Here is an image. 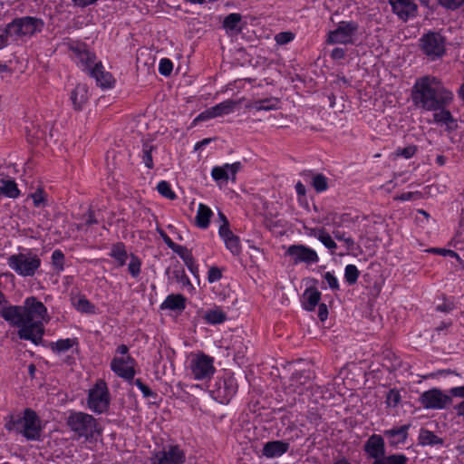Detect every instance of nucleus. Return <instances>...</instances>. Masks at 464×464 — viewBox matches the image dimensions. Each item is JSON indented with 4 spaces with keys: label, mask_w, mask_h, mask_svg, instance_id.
Instances as JSON below:
<instances>
[{
    "label": "nucleus",
    "mask_w": 464,
    "mask_h": 464,
    "mask_svg": "<svg viewBox=\"0 0 464 464\" xmlns=\"http://www.w3.org/2000/svg\"><path fill=\"white\" fill-rule=\"evenodd\" d=\"M218 234L225 242L227 249L232 255L238 256L241 253L240 239L236 236L227 225H221L218 229Z\"/></svg>",
    "instance_id": "a211bd4d"
},
{
    "label": "nucleus",
    "mask_w": 464,
    "mask_h": 464,
    "mask_svg": "<svg viewBox=\"0 0 464 464\" xmlns=\"http://www.w3.org/2000/svg\"><path fill=\"white\" fill-rule=\"evenodd\" d=\"M222 277L221 270L217 266H212L208 272V280L209 283H214L220 280Z\"/></svg>",
    "instance_id": "13d9d810"
},
{
    "label": "nucleus",
    "mask_w": 464,
    "mask_h": 464,
    "mask_svg": "<svg viewBox=\"0 0 464 464\" xmlns=\"http://www.w3.org/2000/svg\"><path fill=\"white\" fill-rule=\"evenodd\" d=\"M5 428L8 431L21 434L26 440H42V420L30 408H26L23 414H9L5 417Z\"/></svg>",
    "instance_id": "7ed1b4c3"
},
{
    "label": "nucleus",
    "mask_w": 464,
    "mask_h": 464,
    "mask_svg": "<svg viewBox=\"0 0 464 464\" xmlns=\"http://www.w3.org/2000/svg\"><path fill=\"white\" fill-rule=\"evenodd\" d=\"M433 121L438 124H444L448 131H452L458 128L457 121L453 118L451 112L447 108L433 111Z\"/></svg>",
    "instance_id": "4be33fe9"
},
{
    "label": "nucleus",
    "mask_w": 464,
    "mask_h": 464,
    "mask_svg": "<svg viewBox=\"0 0 464 464\" xmlns=\"http://www.w3.org/2000/svg\"><path fill=\"white\" fill-rule=\"evenodd\" d=\"M169 278L175 279L178 283H180L184 286L187 285L191 287L190 281L186 275L184 268L179 265L174 266L173 270L171 271V276H169Z\"/></svg>",
    "instance_id": "58836bf2"
},
{
    "label": "nucleus",
    "mask_w": 464,
    "mask_h": 464,
    "mask_svg": "<svg viewBox=\"0 0 464 464\" xmlns=\"http://www.w3.org/2000/svg\"><path fill=\"white\" fill-rule=\"evenodd\" d=\"M7 265L21 276H34L41 266V259L31 252L18 253L7 258Z\"/></svg>",
    "instance_id": "39448f33"
},
{
    "label": "nucleus",
    "mask_w": 464,
    "mask_h": 464,
    "mask_svg": "<svg viewBox=\"0 0 464 464\" xmlns=\"http://www.w3.org/2000/svg\"><path fill=\"white\" fill-rule=\"evenodd\" d=\"M204 318L210 324H218L226 321L227 314L220 309H213L208 311Z\"/></svg>",
    "instance_id": "e433bc0d"
},
{
    "label": "nucleus",
    "mask_w": 464,
    "mask_h": 464,
    "mask_svg": "<svg viewBox=\"0 0 464 464\" xmlns=\"http://www.w3.org/2000/svg\"><path fill=\"white\" fill-rule=\"evenodd\" d=\"M420 401L426 409H444L452 400L440 390L434 388L424 392L420 396Z\"/></svg>",
    "instance_id": "f8f14e48"
},
{
    "label": "nucleus",
    "mask_w": 464,
    "mask_h": 464,
    "mask_svg": "<svg viewBox=\"0 0 464 464\" xmlns=\"http://www.w3.org/2000/svg\"><path fill=\"white\" fill-rule=\"evenodd\" d=\"M34 207L38 208L44 201V192L42 189H37L32 194Z\"/></svg>",
    "instance_id": "0e129e2a"
},
{
    "label": "nucleus",
    "mask_w": 464,
    "mask_h": 464,
    "mask_svg": "<svg viewBox=\"0 0 464 464\" xmlns=\"http://www.w3.org/2000/svg\"><path fill=\"white\" fill-rule=\"evenodd\" d=\"M419 444L421 446L442 445L443 440L438 437L433 431L421 428L418 437Z\"/></svg>",
    "instance_id": "cd10ccee"
},
{
    "label": "nucleus",
    "mask_w": 464,
    "mask_h": 464,
    "mask_svg": "<svg viewBox=\"0 0 464 464\" xmlns=\"http://www.w3.org/2000/svg\"><path fill=\"white\" fill-rule=\"evenodd\" d=\"M359 277V270L354 265H347L344 271V278L349 285H353Z\"/></svg>",
    "instance_id": "c03bdc74"
},
{
    "label": "nucleus",
    "mask_w": 464,
    "mask_h": 464,
    "mask_svg": "<svg viewBox=\"0 0 464 464\" xmlns=\"http://www.w3.org/2000/svg\"><path fill=\"white\" fill-rule=\"evenodd\" d=\"M111 256L118 261L119 266H124L128 258V254L125 249L124 244L117 243L113 245L111 252Z\"/></svg>",
    "instance_id": "72a5a7b5"
},
{
    "label": "nucleus",
    "mask_w": 464,
    "mask_h": 464,
    "mask_svg": "<svg viewBox=\"0 0 464 464\" xmlns=\"http://www.w3.org/2000/svg\"><path fill=\"white\" fill-rule=\"evenodd\" d=\"M286 255L291 256L295 265L299 263L314 264L319 260L315 250L301 244L288 246Z\"/></svg>",
    "instance_id": "ddd939ff"
},
{
    "label": "nucleus",
    "mask_w": 464,
    "mask_h": 464,
    "mask_svg": "<svg viewBox=\"0 0 464 464\" xmlns=\"http://www.w3.org/2000/svg\"><path fill=\"white\" fill-rule=\"evenodd\" d=\"M411 424L394 427L383 431V436L388 440L389 445L397 449L400 444H404L408 439V431Z\"/></svg>",
    "instance_id": "f3484780"
},
{
    "label": "nucleus",
    "mask_w": 464,
    "mask_h": 464,
    "mask_svg": "<svg viewBox=\"0 0 464 464\" xmlns=\"http://www.w3.org/2000/svg\"><path fill=\"white\" fill-rule=\"evenodd\" d=\"M289 443L284 440H272L266 442L263 447V455L273 459L284 455L289 450Z\"/></svg>",
    "instance_id": "412c9836"
},
{
    "label": "nucleus",
    "mask_w": 464,
    "mask_h": 464,
    "mask_svg": "<svg viewBox=\"0 0 464 464\" xmlns=\"http://www.w3.org/2000/svg\"><path fill=\"white\" fill-rule=\"evenodd\" d=\"M176 254H178L184 261L186 266H188V270L193 274L196 275L198 273V266L195 264L194 257L191 254V251L188 250L186 246H182V249H176L174 251Z\"/></svg>",
    "instance_id": "7c9ffc66"
},
{
    "label": "nucleus",
    "mask_w": 464,
    "mask_h": 464,
    "mask_svg": "<svg viewBox=\"0 0 464 464\" xmlns=\"http://www.w3.org/2000/svg\"><path fill=\"white\" fill-rule=\"evenodd\" d=\"M318 240L329 250L332 251V253H334V250L337 248V245L331 237V235L326 232L324 229L323 232H321V235L318 238Z\"/></svg>",
    "instance_id": "a18cd8bd"
},
{
    "label": "nucleus",
    "mask_w": 464,
    "mask_h": 464,
    "mask_svg": "<svg viewBox=\"0 0 464 464\" xmlns=\"http://www.w3.org/2000/svg\"><path fill=\"white\" fill-rule=\"evenodd\" d=\"M328 316V309L325 304H320L318 309V317L324 322L327 319Z\"/></svg>",
    "instance_id": "69168bd1"
},
{
    "label": "nucleus",
    "mask_w": 464,
    "mask_h": 464,
    "mask_svg": "<svg viewBox=\"0 0 464 464\" xmlns=\"http://www.w3.org/2000/svg\"><path fill=\"white\" fill-rule=\"evenodd\" d=\"M87 405L91 411L99 414L108 411L110 395L107 384L103 380H98L93 388L90 389Z\"/></svg>",
    "instance_id": "6e6552de"
},
{
    "label": "nucleus",
    "mask_w": 464,
    "mask_h": 464,
    "mask_svg": "<svg viewBox=\"0 0 464 464\" xmlns=\"http://www.w3.org/2000/svg\"><path fill=\"white\" fill-rule=\"evenodd\" d=\"M173 69L172 62L169 59L163 58L160 61L159 72L161 75L169 76Z\"/></svg>",
    "instance_id": "864d4df0"
},
{
    "label": "nucleus",
    "mask_w": 464,
    "mask_h": 464,
    "mask_svg": "<svg viewBox=\"0 0 464 464\" xmlns=\"http://www.w3.org/2000/svg\"><path fill=\"white\" fill-rule=\"evenodd\" d=\"M417 151V147L411 145L403 149H399L397 154L404 157L405 159L411 158Z\"/></svg>",
    "instance_id": "680f3d73"
},
{
    "label": "nucleus",
    "mask_w": 464,
    "mask_h": 464,
    "mask_svg": "<svg viewBox=\"0 0 464 464\" xmlns=\"http://www.w3.org/2000/svg\"><path fill=\"white\" fill-rule=\"evenodd\" d=\"M401 401V394L397 389H391L386 395V403L389 407L395 408Z\"/></svg>",
    "instance_id": "09e8293b"
},
{
    "label": "nucleus",
    "mask_w": 464,
    "mask_h": 464,
    "mask_svg": "<svg viewBox=\"0 0 464 464\" xmlns=\"http://www.w3.org/2000/svg\"><path fill=\"white\" fill-rule=\"evenodd\" d=\"M88 87L86 84L79 83L71 92V101L76 111H81L83 104L88 101Z\"/></svg>",
    "instance_id": "5701e85b"
},
{
    "label": "nucleus",
    "mask_w": 464,
    "mask_h": 464,
    "mask_svg": "<svg viewBox=\"0 0 464 464\" xmlns=\"http://www.w3.org/2000/svg\"><path fill=\"white\" fill-rule=\"evenodd\" d=\"M157 190L161 196L170 200H173L177 198L176 194L171 189V187L168 181L162 180L159 182L157 185Z\"/></svg>",
    "instance_id": "37998d69"
},
{
    "label": "nucleus",
    "mask_w": 464,
    "mask_h": 464,
    "mask_svg": "<svg viewBox=\"0 0 464 464\" xmlns=\"http://www.w3.org/2000/svg\"><path fill=\"white\" fill-rule=\"evenodd\" d=\"M392 13L399 19L407 22L418 15V5L414 0H389Z\"/></svg>",
    "instance_id": "2eb2a0df"
},
{
    "label": "nucleus",
    "mask_w": 464,
    "mask_h": 464,
    "mask_svg": "<svg viewBox=\"0 0 464 464\" xmlns=\"http://www.w3.org/2000/svg\"><path fill=\"white\" fill-rule=\"evenodd\" d=\"M73 52L76 53L80 62L86 66L88 72L90 69L95 65V54L86 49L73 48Z\"/></svg>",
    "instance_id": "c756f323"
},
{
    "label": "nucleus",
    "mask_w": 464,
    "mask_h": 464,
    "mask_svg": "<svg viewBox=\"0 0 464 464\" xmlns=\"http://www.w3.org/2000/svg\"><path fill=\"white\" fill-rule=\"evenodd\" d=\"M89 74L96 80L97 85L102 89L111 88L115 82L111 73L104 71L101 62H98L90 69Z\"/></svg>",
    "instance_id": "6ab92c4d"
},
{
    "label": "nucleus",
    "mask_w": 464,
    "mask_h": 464,
    "mask_svg": "<svg viewBox=\"0 0 464 464\" xmlns=\"http://www.w3.org/2000/svg\"><path fill=\"white\" fill-rule=\"evenodd\" d=\"M421 5L428 6L430 0H419ZM438 4L448 11H456L464 5V0H437Z\"/></svg>",
    "instance_id": "f704fd0d"
},
{
    "label": "nucleus",
    "mask_w": 464,
    "mask_h": 464,
    "mask_svg": "<svg viewBox=\"0 0 464 464\" xmlns=\"http://www.w3.org/2000/svg\"><path fill=\"white\" fill-rule=\"evenodd\" d=\"M363 450L368 458L373 459V461L382 459L385 455L384 439L381 435H372L364 443Z\"/></svg>",
    "instance_id": "dca6fc26"
},
{
    "label": "nucleus",
    "mask_w": 464,
    "mask_h": 464,
    "mask_svg": "<svg viewBox=\"0 0 464 464\" xmlns=\"http://www.w3.org/2000/svg\"><path fill=\"white\" fill-rule=\"evenodd\" d=\"M295 35L291 32H281L275 36V40L278 44H285L294 39Z\"/></svg>",
    "instance_id": "4d7b16f0"
},
{
    "label": "nucleus",
    "mask_w": 464,
    "mask_h": 464,
    "mask_svg": "<svg viewBox=\"0 0 464 464\" xmlns=\"http://www.w3.org/2000/svg\"><path fill=\"white\" fill-rule=\"evenodd\" d=\"M345 56V51L343 48L336 47L331 53V57L333 59H343Z\"/></svg>",
    "instance_id": "774afa93"
},
{
    "label": "nucleus",
    "mask_w": 464,
    "mask_h": 464,
    "mask_svg": "<svg viewBox=\"0 0 464 464\" xmlns=\"http://www.w3.org/2000/svg\"><path fill=\"white\" fill-rule=\"evenodd\" d=\"M186 306V298L182 295H169L161 304V309L182 311Z\"/></svg>",
    "instance_id": "b1692460"
},
{
    "label": "nucleus",
    "mask_w": 464,
    "mask_h": 464,
    "mask_svg": "<svg viewBox=\"0 0 464 464\" xmlns=\"http://www.w3.org/2000/svg\"><path fill=\"white\" fill-rule=\"evenodd\" d=\"M8 34L6 27L0 29V49L5 47L8 44Z\"/></svg>",
    "instance_id": "338daca9"
},
{
    "label": "nucleus",
    "mask_w": 464,
    "mask_h": 464,
    "mask_svg": "<svg viewBox=\"0 0 464 464\" xmlns=\"http://www.w3.org/2000/svg\"><path fill=\"white\" fill-rule=\"evenodd\" d=\"M140 266L141 262L140 259L135 256H130V261L128 266V270L132 277H137L140 273Z\"/></svg>",
    "instance_id": "de8ad7c7"
},
{
    "label": "nucleus",
    "mask_w": 464,
    "mask_h": 464,
    "mask_svg": "<svg viewBox=\"0 0 464 464\" xmlns=\"http://www.w3.org/2000/svg\"><path fill=\"white\" fill-rule=\"evenodd\" d=\"M419 46L431 61L442 57L446 52V39L438 32H428L420 38Z\"/></svg>",
    "instance_id": "0eeeda50"
},
{
    "label": "nucleus",
    "mask_w": 464,
    "mask_h": 464,
    "mask_svg": "<svg viewBox=\"0 0 464 464\" xmlns=\"http://www.w3.org/2000/svg\"><path fill=\"white\" fill-rule=\"evenodd\" d=\"M215 118L212 114L211 107L199 113L193 121V125H196L198 121H204L209 119Z\"/></svg>",
    "instance_id": "e2e57ef3"
},
{
    "label": "nucleus",
    "mask_w": 464,
    "mask_h": 464,
    "mask_svg": "<svg viewBox=\"0 0 464 464\" xmlns=\"http://www.w3.org/2000/svg\"><path fill=\"white\" fill-rule=\"evenodd\" d=\"M152 150H153V146L151 144H150L149 142L143 143L142 159H143V162H144L145 166L149 169L153 168V160H152V156H151Z\"/></svg>",
    "instance_id": "49530a36"
},
{
    "label": "nucleus",
    "mask_w": 464,
    "mask_h": 464,
    "mask_svg": "<svg viewBox=\"0 0 464 464\" xmlns=\"http://www.w3.org/2000/svg\"><path fill=\"white\" fill-rule=\"evenodd\" d=\"M241 20L242 15L240 14L232 13L224 18L222 26L227 32L239 34L242 30L240 26Z\"/></svg>",
    "instance_id": "bb28decb"
},
{
    "label": "nucleus",
    "mask_w": 464,
    "mask_h": 464,
    "mask_svg": "<svg viewBox=\"0 0 464 464\" xmlns=\"http://www.w3.org/2000/svg\"><path fill=\"white\" fill-rule=\"evenodd\" d=\"M310 384V376L305 372H296L293 373L289 380L288 389L290 392L303 394Z\"/></svg>",
    "instance_id": "aec40b11"
},
{
    "label": "nucleus",
    "mask_w": 464,
    "mask_h": 464,
    "mask_svg": "<svg viewBox=\"0 0 464 464\" xmlns=\"http://www.w3.org/2000/svg\"><path fill=\"white\" fill-rule=\"evenodd\" d=\"M212 215V210L205 204L200 203L195 218L196 226L199 228H207L209 226Z\"/></svg>",
    "instance_id": "a878e982"
},
{
    "label": "nucleus",
    "mask_w": 464,
    "mask_h": 464,
    "mask_svg": "<svg viewBox=\"0 0 464 464\" xmlns=\"http://www.w3.org/2000/svg\"><path fill=\"white\" fill-rule=\"evenodd\" d=\"M63 261H64L63 253L59 249L54 250L52 254V263H53V266L57 269V271L63 270Z\"/></svg>",
    "instance_id": "8fccbe9b"
},
{
    "label": "nucleus",
    "mask_w": 464,
    "mask_h": 464,
    "mask_svg": "<svg viewBox=\"0 0 464 464\" xmlns=\"http://www.w3.org/2000/svg\"><path fill=\"white\" fill-rule=\"evenodd\" d=\"M312 186L318 193L325 191L328 188L327 178L321 173L314 175Z\"/></svg>",
    "instance_id": "a19ab883"
},
{
    "label": "nucleus",
    "mask_w": 464,
    "mask_h": 464,
    "mask_svg": "<svg viewBox=\"0 0 464 464\" xmlns=\"http://www.w3.org/2000/svg\"><path fill=\"white\" fill-rule=\"evenodd\" d=\"M428 252L438 254L443 256H450L456 258L458 261H460L459 256L453 250L446 249V248H437L432 247L428 250Z\"/></svg>",
    "instance_id": "5fc2aeb1"
},
{
    "label": "nucleus",
    "mask_w": 464,
    "mask_h": 464,
    "mask_svg": "<svg viewBox=\"0 0 464 464\" xmlns=\"http://www.w3.org/2000/svg\"><path fill=\"white\" fill-rule=\"evenodd\" d=\"M159 233L160 235V237H162L163 241L165 242V244L170 248L172 249L173 251H175L177 248L181 250L182 249V246L180 245H178L176 243H174L170 237L166 234V232H164L163 230H159Z\"/></svg>",
    "instance_id": "052dcab7"
},
{
    "label": "nucleus",
    "mask_w": 464,
    "mask_h": 464,
    "mask_svg": "<svg viewBox=\"0 0 464 464\" xmlns=\"http://www.w3.org/2000/svg\"><path fill=\"white\" fill-rule=\"evenodd\" d=\"M237 105V102L236 101L226 100L223 102H220L211 107L212 114H214L215 118L223 115H227L234 111Z\"/></svg>",
    "instance_id": "c85d7f7f"
},
{
    "label": "nucleus",
    "mask_w": 464,
    "mask_h": 464,
    "mask_svg": "<svg viewBox=\"0 0 464 464\" xmlns=\"http://www.w3.org/2000/svg\"><path fill=\"white\" fill-rule=\"evenodd\" d=\"M67 426L79 437L92 438L97 430L96 420L90 414L82 411H73L68 416Z\"/></svg>",
    "instance_id": "423d86ee"
},
{
    "label": "nucleus",
    "mask_w": 464,
    "mask_h": 464,
    "mask_svg": "<svg viewBox=\"0 0 464 464\" xmlns=\"http://www.w3.org/2000/svg\"><path fill=\"white\" fill-rule=\"evenodd\" d=\"M358 30L359 24L357 22L342 21L338 24L336 29L329 33L327 42L329 44H353V37Z\"/></svg>",
    "instance_id": "1a4fd4ad"
},
{
    "label": "nucleus",
    "mask_w": 464,
    "mask_h": 464,
    "mask_svg": "<svg viewBox=\"0 0 464 464\" xmlns=\"http://www.w3.org/2000/svg\"><path fill=\"white\" fill-rule=\"evenodd\" d=\"M3 185L0 187V194H4L5 196L10 198H16L20 195V190L17 188V184L13 179H3Z\"/></svg>",
    "instance_id": "2f4dec72"
},
{
    "label": "nucleus",
    "mask_w": 464,
    "mask_h": 464,
    "mask_svg": "<svg viewBox=\"0 0 464 464\" xmlns=\"http://www.w3.org/2000/svg\"><path fill=\"white\" fill-rule=\"evenodd\" d=\"M212 357L204 353L198 355L191 361V372L196 380L210 379L215 372Z\"/></svg>",
    "instance_id": "9d476101"
},
{
    "label": "nucleus",
    "mask_w": 464,
    "mask_h": 464,
    "mask_svg": "<svg viewBox=\"0 0 464 464\" xmlns=\"http://www.w3.org/2000/svg\"><path fill=\"white\" fill-rule=\"evenodd\" d=\"M186 457L178 445H169L151 458V464H183Z\"/></svg>",
    "instance_id": "9b49d317"
},
{
    "label": "nucleus",
    "mask_w": 464,
    "mask_h": 464,
    "mask_svg": "<svg viewBox=\"0 0 464 464\" xmlns=\"http://www.w3.org/2000/svg\"><path fill=\"white\" fill-rule=\"evenodd\" d=\"M211 176L217 181L227 180L229 179V175L224 165L221 167H214L211 171Z\"/></svg>",
    "instance_id": "3c124183"
},
{
    "label": "nucleus",
    "mask_w": 464,
    "mask_h": 464,
    "mask_svg": "<svg viewBox=\"0 0 464 464\" xmlns=\"http://www.w3.org/2000/svg\"><path fill=\"white\" fill-rule=\"evenodd\" d=\"M383 365L386 366L389 370H396L401 367V362L400 358H398L393 353L388 351L383 358Z\"/></svg>",
    "instance_id": "79ce46f5"
},
{
    "label": "nucleus",
    "mask_w": 464,
    "mask_h": 464,
    "mask_svg": "<svg viewBox=\"0 0 464 464\" xmlns=\"http://www.w3.org/2000/svg\"><path fill=\"white\" fill-rule=\"evenodd\" d=\"M306 419L311 424L318 426L322 420V416L319 412L318 408H311L307 411Z\"/></svg>",
    "instance_id": "603ef678"
},
{
    "label": "nucleus",
    "mask_w": 464,
    "mask_h": 464,
    "mask_svg": "<svg viewBox=\"0 0 464 464\" xmlns=\"http://www.w3.org/2000/svg\"><path fill=\"white\" fill-rule=\"evenodd\" d=\"M74 307L82 313H93L94 305L90 303V301L85 296H79L78 298L73 299Z\"/></svg>",
    "instance_id": "ea45409f"
},
{
    "label": "nucleus",
    "mask_w": 464,
    "mask_h": 464,
    "mask_svg": "<svg viewBox=\"0 0 464 464\" xmlns=\"http://www.w3.org/2000/svg\"><path fill=\"white\" fill-rule=\"evenodd\" d=\"M279 100L276 98H267L256 101L253 103V108L256 111H271L278 108Z\"/></svg>",
    "instance_id": "473e14b6"
},
{
    "label": "nucleus",
    "mask_w": 464,
    "mask_h": 464,
    "mask_svg": "<svg viewBox=\"0 0 464 464\" xmlns=\"http://www.w3.org/2000/svg\"><path fill=\"white\" fill-rule=\"evenodd\" d=\"M304 307L308 311H314L321 299V293L315 287L307 288L304 295Z\"/></svg>",
    "instance_id": "393cba45"
},
{
    "label": "nucleus",
    "mask_w": 464,
    "mask_h": 464,
    "mask_svg": "<svg viewBox=\"0 0 464 464\" xmlns=\"http://www.w3.org/2000/svg\"><path fill=\"white\" fill-rule=\"evenodd\" d=\"M77 343L76 339H60L55 343H51V349L55 353H63L68 351L74 344Z\"/></svg>",
    "instance_id": "4c0bfd02"
},
{
    "label": "nucleus",
    "mask_w": 464,
    "mask_h": 464,
    "mask_svg": "<svg viewBox=\"0 0 464 464\" xmlns=\"http://www.w3.org/2000/svg\"><path fill=\"white\" fill-rule=\"evenodd\" d=\"M227 172L229 175V178L232 179V181L236 180V175L237 173L242 169L241 162L237 161L233 164H224Z\"/></svg>",
    "instance_id": "6e6d98bb"
},
{
    "label": "nucleus",
    "mask_w": 464,
    "mask_h": 464,
    "mask_svg": "<svg viewBox=\"0 0 464 464\" xmlns=\"http://www.w3.org/2000/svg\"><path fill=\"white\" fill-rule=\"evenodd\" d=\"M409 459L404 454L384 455L382 459L373 461L372 464H407Z\"/></svg>",
    "instance_id": "c9c22d12"
},
{
    "label": "nucleus",
    "mask_w": 464,
    "mask_h": 464,
    "mask_svg": "<svg viewBox=\"0 0 464 464\" xmlns=\"http://www.w3.org/2000/svg\"><path fill=\"white\" fill-rule=\"evenodd\" d=\"M413 105L423 111H437L447 108L453 101V92L443 82L433 75L416 79L411 92Z\"/></svg>",
    "instance_id": "f03ea898"
},
{
    "label": "nucleus",
    "mask_w": 464,
    "mask_h": 464,
    "mask_svg": "<svg viewBox=\"0 0 464 464\" xmlns=\"http://www.w3.org/2000/svg\"><path fill=\"white\" fill-rule=\"evenodd\" d=\"M134 364L135 360L130 355H127L126 357L113 358L111 362V368L119 377L130 382L136 373Z\"/></svg>",
    "instance_id": "4468645a"
},
{
    "label": "nucleus",
    "mask_w": 464,
    "mask_h": 464,
    "mask_svg": "<svg viewBox=\"0 0 464 464\" xmlns=\"http://www.w3.org/2000/svg\"><path fill=\"white\" fill-rule=\"evenodd\" d=\"M324 278L327 282L329 287L332 290H338L339 289V283L335 276L331 272H326L324 276Z\"/></svg>",
    "instance_id": "bf43d9fd"
},
{
    "label": "nucleus",
    "mask_w": 464,
    "mask_h": 464,
    "mask_svg": "<svg viewBox=\"0 0 464 464\" xmlns=\"http://www.w3.org/2000/svg\"><path fill=\"white\" fill-rule=\"evenodd\" d=\"M5 27L9 37L21 39L40 33L44 27V22L41 18L23 16L14 18Z\"/></svg>",
    "instance_id": "20e7f679"
},
{
    "label": "nucleus",
    "mask_w": 464,
    "mask_h": 464,
    "mask_svg": "<svg viewBox=\"0 0 464 464\" xmlns=\"http://www.w3.org/2000/svg\"><path fill=\"white\" fill-rule=\"evenodd\" d=\"M1 316L10 325L19 328L17 335L21 340L31 341L35 345L42 343L44 334L43 321L47 316V309L36 297H27L23 305L4 307Z\"/></svg>",
    "instance_id": "f257e3e1"
}]
</instances>
